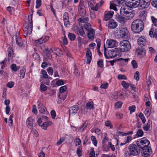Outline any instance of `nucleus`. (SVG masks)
<instances>
[{"mask_svg": "<svg viewBox=\"0 0 157 157\" xmlns=\"http://www.w3.org/2000/svg\"><path fill=\"white\" fill-rule=\"evenodd\" d=\"M51 114L52 117V119H54L56 116V114L55 111L54 110H52L51 112Z\"/></svg>", "mask_w": 157, "mask_h": 157, "instance_id": "obj_60", "label": "nucleus"}, {"mask_svg": "<svg viewBox=\"0 0 157 157\" xmlns=\"http://www.w3.org/2000/svg\"><path fill=\"white\" fill-rule=\"evenodd\" d=\"M47 71L50 75H52L53 74V70L52 67H49L47 69Z\"/></svg>", "mask_w": 157, "mask_h": 157, "instance_id": "obj_56", "label": "nucleus"}, {"mask_svg": "<svg viewBox=\"0 0 157 157\" xmlns=\"http://www.w3.org/2000/svg\"><path fill=\"white\" fill-rule=\"evenodd\" d=\"M109 27L111 29H114L117 25V22L113 19L110 20L109 22Z\"/></svg>", "mask_w": 157, "mask_h": 157, "instance_id": "obj_21", "label": "nucleus"}, {"mask_svg": "<svg viewBox=\"0 0 157 157\" xmlns=\"http://www.w3.org/2000/svg\"><path fill=\"white\" fill-rule=\"evenodd\" d=\"M136 107L135 105H133L131 106H129L128 108V109L130 111V113L132 114L135 110Z\"/></svg>", "mask_w": 157, "mask_h": 157, "instance_id": "obj_47", "label": "nucleus"}, {"mask_svg": "<svg viewBox=\"0 0 157 157\" xmlns=\"http://www.w3.org/2000/svg\"><path fill=\"white\" fill-rule=\"evenodd\" d=\"M114 14V12L112 11L106 12L105 13L104 19L105 21H107L112 18Z\"/></svg>", "mask_w": 157, "mask_h": 157, "instance_id": "obj_13", "label": "nucleus"}, {"mask_svg": "<svg viewBox=\"0 0 157 157\" xmlns=\"http://www.w3.org/2000/svg\"><path fill=\"white\" fill-rule=\"evenodd\" d=\"M121 85L125 89H127L129 87V85L128 83H126L124 81H123L121 82Z\"/></svg>", "mask_w": 157, "mask_h": 157, "instance_id": "obj_39", "label": "nucleus"}, {"mask_svg": "<svg viewBox=\"0 0 157 157\" xmlns=\"http://www.w3.org/2000/svg\"><path fill=\"white\" fill-rule=\"evenodd\" d=\"M36 8H39L41 5V0H36Z\"/></svg>", "mask_w": 157, "mask_h": 157, "instance_id": "obj_55", "label": "nucleus"}, {"mask_svg": "<svg viewBox=\"0 0 157 157\" xmlns=\"http://www.w3.org/2000/svg\"><path fill=\"white\" fill-rule=\"evenodd\" d=\"M118 79H125L126 80L127 78L126 76L124 75L119 74L117 76Z\"/></svg>", "mask_w": 157, "mask_h": 157, "instance_id": "obj_44", "label": "nucleus"}, {"mask_svg": "<svg viewBox=\"0 0 157 157\" xmlns=\"http://www.w3.org/2000/svg\"><path fill=\"white\" fill-rule=\"evenodd\" d=\"M120 50L123 52L129 51L131 48L130 44L128 40H124L120 42Z\"/></svg>", "mask_w": 157, "mask_h": 157, "instance_id": "obj_2", "label": "nucleus"}, {"mask_svg": "<svg viewBox=\"0 0 157 157\" xmlns=\"http://www.w3.org/2000/svg\"><path fill=\"white\" fill-rule=\"evenodd\" d=\"M144 132L141 129L138 130L136 134V135L138 137H141L143 135Z\"/></svg>", "mask_w": 157, "mask_h": 157, "instance_id": "obj_40", "label": "nucleus"}, {"mask_svg": "<svg viewBox=\"0 0 157 157\" xmlns=\"http://www.w3.org/2000/svg\"><path fill=\"white\" fill-rule=\"evenodd\" d=\"M34 120L32 119L31 117H29L26 122V123L27 127L31 129L33 128V121Z\"/></svg>", "mask_w": 157, "mask_h": 157, "instance_id": "obj_20", "label": "nucleus"}, {"mask_svg": "<svg viewBox=\"0 0 157 157\" xmlns=\"http://www.w3.org/2000/svg\"><path fill=\"white\" fill-rule=\"evenodd\" d=\"M13 51L12 48H9L8 50V56L9 60L12 59Z\"/></svg>", "mask_w": 157, "mask_h": 157, "instance_id": "obj_29", "label": "nucleus"}, {"mask_svg": "<svg viewBox=\"0 0 157 157\" xmlns=\"http://www.w3.org/2000/svg\"><path fill=\"white\" fill-rule=\"evenodd\" d=\"M125 5L131 8L139 6L140 0H126Z\"/></svg>", "mask_w": 157, "mask_h": 157, "instance_id": "obj_6", "label": "nucleus"}, {"mask_svg": "<svg viewBox=\"0 0 157 157\" xmlns=\"http://www.w3.org/2000/svg\"><path fill=\"white\" fill-rule=\"evenodd\" d=\"M32 112L36 115H37V110L36 109V106L35 105H33V106Z\"/></svg>", "mask_w": 157, "mask_h": 157, "instance_id": "obj_61", "label": "nucleus"}, {"mask_svg": "<svg viewBox=\"0 0 157 157\" xmlns=\"http://www.w3.org/2000/svg\"><path fill=\"white\" fill-rule=\"evenodd\" d=\"M89 19L88 17L85 18H80L78 20V21L81 22L83 23H87L86 22L88 21Z\"/></svg>", "mask_w": 157, "mask_h": 157, "instance_id": "obj_38", "label": "nucleus"}, {"mask_svg": "<svg viewBox=\"0 0 157 157\" xmlns=\"http://www.w3.org/2000/svg\"><path fill=\"white\" fill-rule=\"evenodd\" d=\"M119 35L121 38L128 39L130 38V35L127 29L123 28L119 31Z\"/></svg>", "mask_w": 157, "mask_h": 157, "instance_id": "obj_9", "label": "nucleus"}, {"mask_svg": "<svg viewBox=\"0 0 157 157\" xmlns=\"http://www.w3.org/2000/svg\"><path fill=\"white\" fill-rule=\"evenodd\" d=\"M14 84L13 82H10L7 83V86L8 87L10 88H11L13 86Z\"/></svg>", "mask_w": 157, "mask_h": 157, "instance_id": "obj_64", "label": "nucleus"}, {"mask_svg": "<svg viewBox=\"0 0 157 157\" xmlns=\"http://www.w3.org/2000/svg\"><path fill=\"white\" fill-rule=\"evenodd\" d=\"M87 123H86V122H85L83 124L82 127L80 129V132H83L84 131V130L86 128V127L87 126Z\"/></svg>", "mask_w": 157, "mask_h": 157, "instance_id": "obj_53", "label": "nucleus"}, {"mask_svg": "<svg viewBox=\"0 0 157 157\" xmlns=\"http://www.w3.org/2000/svg\"><path fill=\"white\" fill-rule=\"evenodd\" d=\"M137 43L140 46H145L146 40L145 37L144 36H141L140 38L138 39Z\"/></svg>", "mask_w": 157, "mask_h": 157, "instance_id": "obj_18", "label": "nucleus"}, {"mask_svg": "<svg viewBox=\"0 0 157 157\" xmlns=\"http://www.w3.org/2000/svg\"><path fill=\"white\" fill-rule=\"evenodd\" d=\"M67 88V86H64L60 87L59 89L60 92L62 93L66 91Z\"/></svg>", "mask_w": 157, "mask_h": 157, "instance_id": "obj_57", "label": "nucleus"}, {"mask_svg": "<svg viewBox=\"0 0 157 157\" xmlns=\"http://www.w3.org/2000/svg\"><path fill=\"white\" fill-rule=\"evenodd\" d=\"M79 109L78 105H75L71 107L69 110L70 116L71 114H75Z\"/></svg>", "mask_w": 157, "mask_h": 157, "instance_id": "obj_17", "label": "nucleus"}, {"mask_svg": "<svg viewBox=\"0 0 157 157\" xmlns=\"http://www.w3.org/2000/svg\"><path fill=\"white\" fill-rule=\"evenodd\" d=\"M86 56L87 58L86 63L89 64L92 59L91 52L89 48H87L86 51Z\"/></svg>", "mask_w": 157, "mask_h": 157, "instance_id": "obj_16", "label": "nucleus"}, {"mask_svg": "<svg viewBox=\"0 0 157 157\" xmlns=\"http://www.w3.org/2000/svg\"><path fill=\"white\" fill-rule=\"evenodd\" d=\"M41 73L43 77L45 78H51V77H49L48 75L47 74V72L45 70H42L41 71Z\"/></svg>", "mask_w": 157, "mask_h": 157, "instance_id": "obj_32", "label": "nucleus"}, {"mask_svg": "<svg viewBox=\"0 0 157 157\" xmlns=\"http://www.w3.org/2000/svg\"><path fill=\"white\" fill-rule=\"evenodd\" d=\"M144 27L143 21L139 19L134 20L131 25V30L135 33H139L142 31Z\"/></svg>", "mask_w": 157, "mask_h": 157, "instance_id": "obj_1", "label": "nucleus"}, {"mask_svg": "<svg viewBox=\"0 0 157 157\" xmlns=\"http://www.w3.org/2000/svg\"><path fill=\"white\" fill-rule=\"evenodd\" d=\"M106 44L108 46V48H111L116 47L117 43L116 40H107Z\"/></svg>", "mask_w": 157, "mask_h": 157, "instance_id": "obj_12", "label": "nucleus"}, {"mask_svg": "<svg viewBox=\"0 0 157 157\" xmlns=\"http://www.w3.org/2000/svg\"><path fill=\"white\" fill-rule=\"evenodd\" d=\"M38 103L39 112L41 113H44L45 112L46 108L40 102L38 101Z\"/></svg>", "mask_w": 157, "mask_h": 157, "instance_id": "obj_23", "label": "nucleus"}, {"mask_svg": "<svg viewBox=\"0 0 157 157\" xmlns=\"http://www.w3.org/2000/svg\"><path fill=\"white\" fill-rule=\"evenodd\" d=\"M91 139L94 145L96 147L97 146V143L96 139L95 137L93 136H91Z\"/></svg>", "mask_w": 157, "mask_h": 157, "instance_id": "obj_42", "label": "nucleus"}, {"mask_svg": "<svg viewBox=\"0 0 157 157\" xmlns=\"http://www.w3.org/2000/svg\"><path fill=\"white\" fill-rule=\"evenodd\" d=\"M116 19L118 21L123 24L124 23V20L125 18L123 15L121 16L120 14V15H118L116 16Z\"/></svg>", "mask_w": 157, "mask_h": 157, "instance_id": "obj_25", "label": "nucleus"}, {"mask_svg": "<svg viewBox=\"0 0 157 157\" xmlns=\"http://www.w3.org/2000/svg\"><path fill=\"white\" fill-rule=\"evenodd\" d=\"M105 125L107 127H110V128H112L113 126L111 124L110 122L109 121H107L105 122Z\"/></svg>", "mask_w": 157, "mask_h": 157, "instance_id": "obj_52", "label": "nucleus"}, {"mask_svg": "<svg viewBox=\"0 0 157 157\" xmlns=\"http://www.w3.org/2000/svg\"><path fill=\"white\" fill-rule=\"evenodd\" d=\"M136 52L138 56H143L146 54V50L142 47H138L136 49Z\"/></svg>", "mask_w": 157, "mask_h": 157, "instance_id": "obj_14", "label": "nucleus"}, {"mask_svg": "<svg viewBox=\"0 0 157 157\" xmlns=\"http://www.w3.org/2000/svg\"><path fill=\"white\" fill-rule=\"evenodd\" d=\"M84 26L85 29L87 31H90L91 29H92L91 27L90 24L88 23H85L84 25Z\"/></svg>", "mask_w": 157, "mask_h": 157, "instance_id": "obj_31", "label": "nucleus"}, {"mask_svg": "<svg viewBox=\"0 0 157 157\" xmlns=\"http://www.w3.org/2000/svg\"><path fill=\"white\" fill-rule=\"evenodd\" d=\"M68 37L71 41L74 40L76 38L75 35L73 33H69L68 35Z\"/></svg>", "mask_w": 157, "mask_h": 157, "instance_id": "obj_33", "label": "nucleus"}, {"mask_svg": "<svg viewBox=\"0 0 157 157\" xmlns=\"http://www.w3.org/2000/svg\"><path fill=\"white\" fill-rule=\"evenodd\" d=\"M26 70L25 68L23 67L20 70V77L22 78H24Z\"/></svg>", "mask_w": 157, "mask_h": 157, "instance_id": "obj_30", "label": "nucleus"}, {"mask_svg": "<svg viewBox=\"0 0 157 157\" xmlns=\"http://www.w3.org/2000/svg\"><path fill=\"white\" fill-rule=\"evenodd\" d=\"M49 36H46L44 38L43 37L40 38L38 40H35V42L36 43L39 44H41L42 43H45L49 39Z\"/></svg>", "mask_w": 157, "mask_h": 157, "instance_id": "obj_22", "label": "nucleus"}, {"mask_svg": "<svg viewBox=\"0 0 157 157\" xmlns=\"http://www.w3.org/2000/svg\"><path fill=\"white\" fill-rule=\"evenodd\" d=\"M151 0H140L139 6L142 9L147 8L151 3Z\"/></svg>", "mask_w": 157, "mask_h": 157, "instance_id": "obj_11", "label": "nucleus"}, {"mask_svg": "<svg viewBox=\"0 0 157 157\" xmlns=\"http://www.w3.org/2000/svg\"><path fill=\"white\" fill-rule=\"evenodd\" d=\"M68 19L69 17L68 13L67 12L64 13L63 15V21L64 20H67Z\"/></svg>", "mask_w": 157, "mask_h": 157, "instance_id": "obj_58", "label": "nucleus"}, {"mask_svg": "<svg viewBox=\"0 0 157 157\" xmlns=\"http://www.w3.org/2000/svg\"><path fill=\"white\" fill-rule=\"evenodd\" d=\"M78 32L80 35L84 37L85 36V33L82 28L79 29H78Z\"/></svg>", "mask_w": 157, "mask_h": 157, "instance_id": "obj_45", "label": "nucleus"}, {"mask_svg": "<svg viewBox=\"0 0 157 157\" xmlns=\"http://www.w3.org/2000/svg\"><path fill=\"white\" fill-rule=\"evenodd\" d=\"M104 47L105 51L104 54L106 58L109 59V58H111L117 56L118 52L117 51V48H115L114 49H114H112L109 50L108 53V56H107L105 53V51L107 49L105 48V44L104 45Z\"/></svg>", "mask_w": 157, "mask_h": 157, "instance_id": "obj_7", "label": "nucleus"}, {"mask_svg": "<svg viewBox=\"0 0 157 157\" xmlns=\"http://www.w3.org/2000/svg\"><path fill=\"white\" fill-rule=\"evenodd\" d=\"M142 149L144 154L146 157L152 154V150L151 147L149 146L145 147Z\"/></svg>", "mask_w": 157, "mask_h": 157, "instance_id": "obj_10", "label": "nucleus"}, {"mask_svg": "<svg viewBox=\"0 0 157 157\" xmlns=\"http://www.w3.org/2000/svg\"><path fill=\"white\" fill-rule=\"evenodd\" d=\"M138 146L134 144H130L128 147L129 151L131 155L135 156L140 153V150Z\"/></svg>", "mask_w": 157, "mask_h": 157, "instance_id": "obj_4", "label": "nucleus"}, {"mask_svg": "<svg viewBox=\"0 0 157 157\" xmlns=\"http://www.w3.org/2000/svg\"><path fill=\"white\" fill-rule=\"evenodd\" d=\"M52 124V123L50 121H48L47 122H44L41 125V128L44 130L47 129V127L50 125H51Z\"/></svg>", "mask_w": 157, "mask_h": 157, "instance_id": "obj_24", "label": "nucleus"}, {"mask_svg": "<svg viewBox=\"0 0 157 157\" xmlns=\"http://www.w3.org/2000/svg\"><path fill=\"white\" fill-rule=\"evenodd\" d=\"M64 140L65 138L64 137H62L57 142V144L58 145H60L64 141Z\"/></svg>", "mask_w": 157, "mask_h": 157, "instance_id": "obj_59", "label": "nucleus"}, {"mask_svg": "<svg viewBox=\"0 0 157 157\" xmlns=\"http://www.w3.org/2000/svg\"><path fill=\"white\" fill-rule=\"evenodd\" d=\"M78 11L79 14L82 16H84L86 13V11L85 8L78 9Z\"/></svg>", "mask_w": 157, "mask_h": 157, "instance_id": "obj_35", "label": "nucleus"}, {"mask_svg": "<svg viewBox=\"0 0 157 157\" xmlns=\"http://www.w3.org/2000/svg\"><path fill=\"white\" fill-rule=\"evenodd\" d=\"M32 15L33 14L30 15V18L29 16V23L28 25H27L24 29V30L27 33L30 34L32 31L33 29V22H32Z\"/></svg>", "mask_w": 157, "mask_h": 157, "instance_id": "obj_8", "label": "nucleus"}, {"mask_svg": "<svg viewBox=\"0 0 157 157\" xmlns=\"http://www.w3.org/2000/svg\"><path fill=\"white\" fill-rule=\"evenodd\" d=\"M146 117H148L150 114V109L149 108H147L144 111Z\"/></svg>", "mask_w": 157, "mask_h": 157, "instance_id": "obj_43", "label": "nucleus"}, {"mask_svg": "<svg viewBox=\"0 0 157 157\" xmlns=\"http://www.w3.org/2000/svg\"><path fill=\"white\" fill-rule=\"evenodd\" d=\"M63 84L64 82L63 81V80H59L56 83V84L58 86L62 85Z\"/></svg>", "mask_w": 157, "mask_h": 157, "instance_id": "obj_63", "label": "nucleus"}, {"mask_svg": "<svg viewBox=\"0 0 157 157\" xmlns=\"http://www.w3.org/2000/svg\"><path fill=\"white\" fill-rule=\"evenodd\" d=\"M139 72L138 71H136L135 74L134 75V78L137 81L139 80Z\"/></svg>", "mask_w": 157, "mask_h": 157, "instance_id": "obj_51", "label": "nucleus"}, {"mask_svg": "<svg viewBox=\"0 0 157 157\" xmlns=\"http://www.w3.org/2000/svg\"><path fill=\"white\" fill-rule=\"evenodd\" d=\"M139 117L140 118L143 123H144L146 121L144 115L141 113L140 112L139 115Z\"/></svg>", "mask_w": 157, "mask_h": 157, "instance_id": "obj_37", "label": "nucleus"}, {"mask_svg": "<svg viewBox=\"0 0 157 157\" xmlns=\"http://www.w3.org/2000/svg\"><path fill=\"white\" fill-rule=\"evenodd\" d=\"M10 68L12 71H16L20 68V67L17 66L15 64H12L10 66Z\"/></svg>", "mask_w": 157, "mask_h": 157, "instance_id": "obj_34", "label": "nucleus"}, {"mask_svg": "<svg viewBox=\"0 0 157 157\" xmlns=\"http://www.w3.org/2000/svg\"><path fill=\"white\" fill-rule=\"evenodd\" d=\"M14 38L16 40V43L19 46L22 47L23 45V41L21 37H17L16 36H13L12 38V42H13Z\"/></svg>", "mask_w": 157, "mask_h": 157, "instance_id": "obj_15", "label": "nucleus"}, {"mask_svg": "<svg viewBox=\"0 0 157 157\" xmlns=\"http://www.w3.org/2000/svg\"><path fill=\"white\" fill-rule=\"evenodd\" d=\"M86 108L87 109H94V106L93 102L92 101H91L87 103Z\"/></svg>", "mask_w": 157, "mask_h": 157, "instance_id": "obj_27", "label": "nucleus"}, {"mask_svg": "<svg viewBox=\"0 0 157 157\" xmlns=\"http://www.w3.org/2000/svg\"><path fill=\"white\" fill-rule=\"evenodd\" d=\"M90 5L91 6H89V8L96 11H98L99 8L100 7V5H99V3L97 4L95 6H94L91 3H90Z\"/></svg>", "mask_w": 157, "mask_h": 157, "instance_id": "obj_26", "label": "nucleus"}, {"mask_svg": "<svg viewBox=\"0 0 157 157\" xmlns=\"http://www.w3.org/2000/svg\"><path fill=\"white\" fill-rule=\"evenodd\" d=\"M151 18L154 25L155 26L157 27V19L153 16H151Z\"/></svg>", "mask_w": 157, "mask_h": 157, "instance_id": "obj_41", "label": "nucleus"}, {"mask_svg": "<svg viewBox=\"0 0 157 157\" xmlns=\"http://www.w3.org/2000/svg\"><path fill=\"white\" fill-rule=\"evenodd\" d=\"M151 124V120H148L146 125H144L143 126V129L145 131H147L150 127Z\"/></svg>", "mask_w": 157, "mask_h": 157, "instance_id": "obj_28", "label": "nucleus"}, {"mask_svg": "<svg viewBox=\"0 0 157 157\" xmlns=\"http://www.w3.org/2000/svg\"><path fill=\"white\" fill-rule=\"evenodd\" d=\"M116 5L115 4L110 3V9H113L114 11H117V9L116 7Z\"/></svg>", "mask_w": 157, "mask_h": 157, "instance_id": "obj_46", "label": "nucleus"}, {"mask_svg": "<svg viewBox=\"0 0 157 157\" xmlns=\"http://www.w3.org/2000/svg\"><path fill=\"white\" fill-rule=\"evenodd\" d=\"M140 16L143 18V19H145L147 14L144 11H140Z\"/></svg>", "mask_w": 157, "mask_h": 157, "instance_id": "obj_36", "label": "nucleus"}, {"mask_svg": "<svg viewBox=\"0 0 157 157\" xmlns=\"http://www.w3.org/2000/svg\"><path fill=\"white\" fill-rule=\"evenodd\" d=\"M136 144L138 147L141 149L148 146L150 142L146 138H143L138 140L136 142Z\"/></svg>", "mask_w": 157, "mask_h": 157, "instance_id": "obj_5", "label": "nucleus"}, {"mask_svg": "<svg viewBox=\"0 0 157 157\" xmlns=\"http://www.w3.org/2000/svg\"><path fill=\"white\" fill-rule=\"evenodd\" d=\"M40 90L43 91H45L47 89V87L44 84H41L40 85Z\"/></svg>", "mask_w": 157, "mask_h": 157, "instance_id": "obj_49", "label": "nucleus"}, {"mask_svg": "<svg viewBox=\"0 0 157 157\" xmlns=\"http://www.w3.org/2000/svg\"><path fill=\"white\" fill-rule=\"evenodd\" d=\"M122 102L121 101H119L117 102L115 105L116 108H120L122 106Z\"/></svg>", "mask_w": 157, "mask_h": 157, "instance_id": "obj_48", "label": "nucleus"}, {"mask_svg": "<svg viewBox=\"0 0 157 157\" xmlns=\"http://www.w3.org/2000/svg\"><path fill=\"white\" fill-rule=\"evenodd\" d=\"M120 14L125 17V19L129 20L132 18L134 16V13L131 12H129L124 8L122 7L120 10Z\"/></svg>", "mask_w": 157, "mask_h": 157, "instance_id": "obj_3", "label": "nucleus"}, {"mask_svg": "<svg viewBox=\"0 0 157 157\" xmlns=\"http://www.w3.org/2000/svg\"><path fill=\"white\" fill-rule=\"evenodd\" d=\"M131 64L133 68H136L137 67V64L135 60H133L131 62Z\"/></svg>", "mask_w": 157, "mask_h": 157, "instance_id": "obj_50", "label": "nucleus"}, {"mask_svg": "<svg viewBox=\"0 0 157 157\" xmlns=\"http://www.w3.org/2000/svg\"><path fill=\"white\" fill-rule=\"evenodd\" d=\"M151 4L157 9V0H151Z\"/></svg>", "mask_w": 157, "mask_h": 157, "instance_id": "obj_54", "label": "nucleus"}, {"mask_svg": "<svg viewBox=\"0 0 157 157\" xmlns=\"http://www.w3.org/2000/svg\"><path fill=\"white\" fill-rule=\"evenodd\" d=\"M108 86V84L107 83L104 84H102L101 86V88L104 89H106L107 88Z\"/></svg>", "mask_w": 157, "mask_h": 157, "instance_id": "obj_62", "label": "nucleus"}, {"mask_svg": "<svg viewBox=\"0 0 157 157\" xmlns=\"http://www.w3.org/2000/svg\"><path fill=\"white\" fill-rule=\"evenodd\" d=\"M95 31L93 29H91L87 31V35L88 38L90 40L93 39L94 38Z\"/></svg>", "mask_w": 157, "mask_h": 157, "instance_id": "obj_19", "label": "nucleus"}]
</instances>
